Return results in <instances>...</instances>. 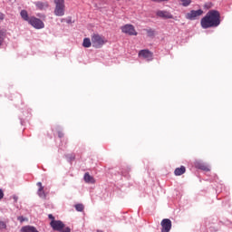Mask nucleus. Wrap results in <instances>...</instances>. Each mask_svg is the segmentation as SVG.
<instances>
[{"instance_id": "f257e3e1", "label": "nucleus", "mask_w": 232, "mask_h": 232, "mask_svg": "<svg viewBox=\"0 0 232 232\" xmlns=\"http://www.w3.org/2000/svg\"><path fill=\"white\" fill-rule=\"evenodd\" d=\"M220 24V13L211 10L201 19L202 28H215Z\"/></svg>"}, {"instance_id": "f03ea898", "label": "nucleus", "mask_w": 232, "mask_h": 232, "mask_svg": "<svg viewBox=\"0 0 232 232\" xmlns=\"http://www.w3.org/2000/svg\"><path fill=\"white\" fill-rule=\"evenodd\" d=\"M54 11L53 14L56 17H63L66 12V1L65 0H53Z\"/></svg>"}, {"instance_id": "7ed1b4c3", "label": "nucleus", "mask_w": 232, "mask_h": 232, "mask_svg": "<svg viewBox=\"0 0 232 232\" xmlns=\"http://www.w3.org/2000/svg\"><path fill=\"white\" fill-rule=\"evenodd\" d=\"M91 41L92 44L93 48H102L106 43H108V40H106V37L99 34H93L91 36Z\"/></svg>"}, {"instance_id": "20e7f679", "label": "nucleus", "mask_w": 232, "mask_h": 232, "mask_svg": "<svg viewBox=\"0 0 232 232\" xmlns=\"http://www.w3.org/2000/svg\"><path fill=\"white\" fill-rule=\"evenodd\" d=\"M29 24H31V26L36 30H42V28H44V23L41 19L34 16L30 17Z\"/></svg>"}, {"instance_id": "39448f33", "label": "nucleus", "mask_w": 232, "mask_h": 232, "mask_svg": "<svg viewBox=\"0 0 232 232\" xmlns=\"http://www.w3.org/2000/svg\"><path fill=\"white\" fill-rule=\"evenodd\" d=\"M122 34H126L127 35H137L138 33L135 30V26L133 24H127L121 27Z\"/></svg>"}, {"instance_id": "423d86ee", "label": "nucleus", "mask_w": 232, "mask_h": 232, "mask_svg": "<svg viewBox=\"0 0 232 232\" xmlns=\"http://www.w3.org/2000/svg\"><path fill=\"white\" fill-rule=\"evenodd\" d=\"M202 14H204V11H202V9L197 11L192 10L186 14V19H188L189 21H195V19H197V17H200Z\"/></svg>"}, {"instance_id": "0eeeda50", "label": "nucleus", "mask_w": 232, "mask_h": 232, "mask_svg": "<svg viewBox=\"0 0 232 232\" xmlns=\"http://www.w3.org/2000/svg\"><path fill=\"white\" fill-rule=\"evenodd\" d=\"M50 226L53 231H63L64 229V223L61 220H52Z\"/></svg>"}, {"instance_id": "6e6552de", "label": "nucleus", "mask_w": 232, "mask_h": 232, "mask_svg": "<svg viewBox=\"0 0 232 232\" xmlns=\"http://www.w3.org/2000/svg\"><path fill=\"white\" fill-rule=\"evenodd\" d=\"M139 57H142L146 61H153V53L150 52V50H141L139 53Z\"/></svg>"}, {"instance_id": "1a4fd4ad", "label": "nucleus", "mask_w": 232, "mask_h": 232, "mask_svg": "<svg viewBox=\"0 0 232 232\" xmlns=\"http://www.w3.org/2000/svg\"><path fill=\"white\" fill-rule=\"evenodd\" d=\"M161 232H169L171 231V220L169 218H165L161 221Z\"/></svg>"}, {"instance_id": "9d476101", "label": "nucleus", "mask_w": 232, "mask_h": 232, "mask_svg": "<svg viewBox=\"0 0 232 232\" xmlns=\"http://www.w3.org/2000/svg\"><path fill=\"white\" fill-rule=\"evenodd\" d=\"M156 14L162 19H173V14L168 11H158Z\"/></svg>"}, {"instance_id": "9b49d317", "label": "nucleus", "mask_w": 232, "mask_h": 232, "mask_svg": "<svg viewBox=\"0 0 232 232\" xmlns=\"http://www.w3.org/2000/svg\"><path fill=\"white\" fill-rule=\"evenodd\" d=\"M36 185L39 187L38 191H37V195L41 198H46V194L44 193V187L43 186V183L38 182Z\"/></svg>"}, {"instance_id": "f8f14e48", "label": "nucleus", "mask_w": 232, "mask_h": 232, "mask_svg": "<svg viewBox=\"0 0 232 232\" xmlns=\"http://www.w3.org/2000/svg\"><path fill=\"white\" fill-rule=\"evenodd\" d=\"M34 5L38 10H46V8L50 7L48 2H36Z\"/></svg>"}, {"instance_id": "ddd939ff", "label": "nucleus", "mask_w": 232, "mask_h": 232, "mask_svg": "<svg viewBox=\"0 0 232 232\" xmlns=\"http://www.w3.org/2000/svg\"><path fill=\"white\" fill-rule=\"evenodd\" d=\"M184 173H186V167H184V166L177 168L174 170V175H176V177H180V175H184Z\"/></svg>"}, {"instance_id": "4468645a", "label": "nucleus", "mask_w": 232, "mask_h": 232, "mask_svg": "<svg viewBox=\"0 0 232 232\" xmlns=\"http://www.w3.org/2000/svg\"><path fill=\"white\" fill-rule=\"evenodd\" d=\"M84 180L87 182V184H95V179L92 176H90V173H85L84 175Z\"/></svg>"}, {"instance_id": "2eb2a0df", "label": "nucleus", "mask_w": 232, "mask_h": 232, "mask_svg": "<svg viewBox=\"0 0 232 232\" xmlns=\"http://www.w3.org/2000/svg\"><path fill=\"white\" fill-rule=\"evenodd\" d=\"M20 15L24 21H26L27 23H30V16H28V12L26 10H22L20 12Z\"/></svg>"}, {"instance_id": "dca6fc26", "label": "nucleus", "mask_w": 232, "mask_h": 232, "mask_svg": "<svg viewBox=\"0 0 232 232\" xmlns=\"http://www.w3.org/2000/svg\"><path fill=\"white\" fill-rule=\"evenodd\" d=\"M92 40H90V38H84L83 39V43H82V46L83 48H90L92 46Z\"/></svg>"}, {"instance_id": "f3484780", "label": "nucleus", "mask_w": 232, "mask_h": 232, "mask_svg": "<svg viewBox=\"0 0 232 232\" xmlns=\"http://www.w3.org/2000/svg\"><path fill=\"white\" fill-rule=\"evenodd\" d=\"M199 169H202L203 171H210V168L209 166L206 165V164H200L198 166Z\"/></svg>"}, {"instance_id": "a211bd4d", "label": "nucleus", "mask_w": 232, "mask_h": 232, "mask_svg": "<svg viewBox=\"0 0 232 232\" xmlns=\"http://www.w3.org/2000/svg\"><path fill=\"white\" fill-rule=\"evenodd\" d=\"M182 6H189L191 5V0H179Z\"/></svg>"}, {"instance_id": "6ab92c4d", "label": "nucleus", "mask_w": 232, "mask_h": 232, "mask_svg": "<svg viewBox=\"0 0 232 232\" xmlns=\"http://www.w3.org/2000/svg\"><path fill=\"white\" fill-rule=\"evenodd\" d=\"M3 41H5V32L0 29V46L3 44Z\"/></svg>"}, {"instance_id": "aec40b11", "label": "nucleus", "mask_w": 232, "mask_h": 232, "mask_svg": "<svg viewBox=\"0 0 232 232\" xmlns=\"http://www.w3.org/2000/svg\"><path fill=\"white\" fill-rule=\"evenodd\" d=\"M76 211H83L84 206L82 204H77L75 205Z\"/></svg>"}, {"instance_id": "412c9836", "label": "nucleus", "mask_w": 232, "mask_h": 232, "mask_svg": "<svg viewBox=\"0 0 232 232\" xmlns=\"http://www.w3.org/2000/svg\"><path fill=\"white\" fill-rule=\"evenodd\" d=\"M0 229H6V223L0 220Z\"/></svg>"}, {"instance_id": "4be33fe9", "label": "nucleus", "mask_w": 232, "mask_h": 232, "mask_svg": "<svg viewBox=\"0 0 232 232\" xmlns=\"http://www.w3.org/2000/svg\"><path fill=\"white\" fill-rule=\"evenodd\" d=\"M5 197V192H3V189L0 188V200H3Z\"/></svg>"}, {"instance_id": "5701e85b", "label": "nucleus", "mask_w": 232, "mask_h": 232, "mask_svg": "<svg viewBox=\"0 0 232 232\" xmlns=\"http://www.w3.org/2000/svg\"><path fill=\"white\" fill-rule=\"evenodd\" d=\"M72 230L70 229V227H63V229H62V231H60V232H71Z\"/></svg>"}, {"instance_id": "b1692460", "label": "nucleus", "mask_w": 232, "mask_h": 232, "mask_svg": "<svg viewBox=\"0 0 232 232\" xmlns=\"http://www.w3.org/2000/svg\"><path fill=\"white\" fill-rule=\"evenodd\" d=\"M17 220H19V222H22V223H23V222H24L25 219H24V217H18V218H17Z\"/></svg>"}, {"instance_id": "393cba45", "label": "nucleus", "mask_w": 232, "mask_h": 232, "mask_svg": "<svg viewBox=\"0 0 232 232\" xmlns=\"http://www.w3.org/2000/svg\"><path fill=\"white\" fill-rule=\"evenodd\" d=\"M48 218H50V220H55V217H53L52 214L48 215Z\"/></svg>"}, {"instance_id": "a878e982", "label": "nucleus", "mask_w": 232, "mask_h": 232, "mask_svg": "<svg viewBox=\"0 0 232 232\" xmlns=\"http://www.w3.org/2000/svg\"><path fill=\"white\" fill-rule=\"evenodd\" d=\"M148 34H149V35H153L155 33L153 32V30H149Z\"/></svg>"}, {"instance_id": "bb28decb", "label": "nucleus", "mask_w": 232, "mask_h": 232, "mask_svg": "<svg viewBox=\"0 0 232 232\" xmlns=\"http://www.w3.org/2000/svg\"><path fill=\"white\" fill-rule=\"evenodd\" d=\"M3 19H5V14H3L2 13H0V21H3Z\"/></svg>"}, {"instance_id": "cd10ccee", "label": "nucleus", "mask_w": 232, "mask_h": 232, "mask_svg": "<svg viewBox=\"0 0 232 232\" xmlns=\"http://www.w3.org/2000/svg\"><path fill=\"white\" fill-rule=\"evenodd\" d=\"M14 202H17V197H14Z\"/></svg>"}, {"instance_id": "c85d7f7f", "label": "nucleus", "mask_w": 232, "mask_h": 232, "mask_svg": "<svg viewBox=\"0 0 232 232\" xmlns=\"http://www.w3.org/2000/svg\"><path fill=\"white\" fill-rule=\"evenodd\" d=\"M151 1H154V2L160 3V0H151Z\"/></svg>"}, {"instance_id": "c756f323", "label": "nucleus", "mask_w": 232, "mask_h": 232, "mask_svg": "<svg viewBox=\"0 0 232 232\" xmlns=\"http://www.w3.org/2000/svg\"><path fill=\"white\" fill-rule=\"evenodd\" d=\"M59 137H63V134H62V133H60V134H59Z\"/></svg>"}]
</instances>
